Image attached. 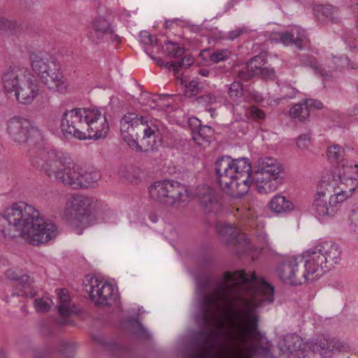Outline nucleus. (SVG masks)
<instances>
[{
	"mask_svg": "<svg viewBox=\"0 0 358 358\" xmlns=\"http://www.w3.org/2000/svg\"><path fill=\"white\" fill-rule=\"evenodd\" d=\"M195 320L209 329L199 358H219L229 353L231 343H248L258 331L257 308L274 301V287L255 272L226 271L210 293H203Z\"/></svg>",
	"mask_w": 358,
	"mask_h": 358,
	"instance_id": "obj_1",
	"label": "nucleus"
},
{
	"mask_svg": "<svg viewBox=\"0 0 358 358\" xmlns=\"http://www.w3.org/2000/svg\"><path fill=\"white\" fill-rule=\"evenodd\" d=\"M215 171L222 190L233 197H241L248 192L252 182H255L260 194L275 191L282 169L275 159L265 157L259 161L252 175V166L247 158L222 156L215 162Z\"/></svg>",
	"mask_w": 358,
	"mask_h": 358,
	"instance_id": "obj_2",
	"label": "nucleus"
},
{
	"mask_svg": "<svg viewBox=\"0 0 358 358\" xmlns=\"http://www.w3.org/2000/svg\"><path fill=\"white\" fill-rule=\"evenodd\" d=\"M0 234L4 237H20L27 243L39 245L57 234L55 224L40 217L33 206L15 203L0 214Z\"/></svg>",
	"mask_w": 358,
	"mask_h": 358,
	"instance_id": "obj_3",
	"label": "nucleus"
},
{
	"mask_svg": "<svg viewBox=\"0 0 358 358\" xmlns=\"http://www.w3.org/2000/svg\"><path fill=\"white\" fill-rule=\"evenodd\" d=\"M60 129L66 139L99 140L107 136L109 124L98 108H74L63 113Z\"/></svg>",
	"mask_w": 358,
	"mask_h": 358,
	"instance_id": "obj_4",
	"label": "nucleus"
},
{
	"mask_svg": "<svg viewBox=\"0 0 358 358\" xmlns=\"http://www.w3.org/2000/svg\"><path fill=\"white\" fill-rule=\"evenodd\" d=\"M341 250L334 243L324 241L317 244L303 253L300 262L303 263L310 278L330 270L341 260Z\"/></svg>",
	"mask_w": 358,
	"mask_h": 358,
	"instance_id": "obj_5",
	"label": "nucleus"
},
{
	"mask_svg": "<svg viewBox=\"0 0 358 358\" xmlns=\"http://www.w3.org/2000/svg\"><path fill=\"white\" fill-rule=\"evenodd\" d=\"M29 60L32 70L50 88L55 87L61 92L66 90L68 83L64 80L59 65L54 59L43 53L33 52Z\"/></svg>",
	"mask_w": 358,
	"mask_h": 358,
	"instance_id": "obj_6",
	"label": "nucleus"
},
{
	"mask_svg": "<svg viewBox=\"0 0 358 358\" xmlns=\"http://www.w3.org/2000/svg\"><path fill=\"white\" fill-rule=\"evenodd\" d=\"M150 198L167 206H173L188 200L190 194L187 187L173 180H158L149 187Z\"/></svg>",
	"mask_w": 358,
	"mask_h": 358,
	"instance_id": "obj_7",
	"label": "nucleus"
},
{
	"mask_svg": "<svg viewBox=\"0 0 358 358\" xmlns=\"http://www.w3.org/2000/svg\"><path fill=\"white\" fill-rule=\"evenodd\" d=\"M121 133L124 141L131 148L137 146L136 140L141 134H143V142L152 147L155 143L156 129L149 127L143 116L134 113L125 115L120 122Z\"/></svg>",
	"mask_w": 358,
	"mask_h": 358,
	"instance_id": "obj_8",
	"label": "nucleus"
},
{
	"mask_svg": "<svg viewBox=\"0 0 358 358\" xmlns=\"http://www.w3.org/2000/svg\"><path fill=\"white\" fill-rule=\"evenodd\" d=\"M90 204L87 197L78 194L72 195L66 201L62 219L75 229L87 227Z\"/></svg>",
	"mask_w": 358,
	"mask_h": 358,
	"instance_id": "obj_9",
	"label": "nucleus"
},
{
	"mask_svg": "<svg viewBox=\"0 0 358 358\" xmlns=\"http://www.w3.org/2000/svg\"><path fill=\"white\" fill-rule=\"evenodd\" d=\"M300 257H292L280 262L276 268L278 278L287 285H299L312 280L304 267H299Z\"/></svg>",
	"mask_w": 358,
	"mask_h": 358,
	"instance_id": "obj_10",
	"label": "nucleus"
},
{
	"mask_svg": "<svg viewBox=\"0 0 358 358\" xmlns=\"http://www.w3.org/2000/svg\"><path fill=\"white\" fill-rule=\"evenodd\" d=\"M87 38L94 44L108 41L118 44L121 41L110 22L101 16L96 17L92 21L89 27Z\"/></svg>",
	"mask_w": 358,
	"mask_h": 358,
	"instance_id": "obj_11",
	"label": "nucleus"
},
{
	"mask_svg": "<svg viewBox=\"0 0 358 358\" xmlns=\"http://www.w3.org/2000/svg\"><path fill=\"white\" fill-rule=\"evenodd\" d=\"M7 132L15 143L20 145L26 143L32 137L42 135V131L28 120L18 117L8 122Z\"/></svg>",
	"mask_w": 358,
	"mask_h": 358,
	"instance_id": "obj_12",
	"label": "nucleus"
},
{
	"mask_svg": "<svg viewBox=\"0 0 358 358\" xmlns=\"http://www.w3.org/2000/svg\"><path fill=\"white\" fill-rule=\"evenodd\" d=\"M86 290L96 306H111L116 298L115 289L111 284L95 278H91L86 285Z\"/></svg>",
	"mask_w": 358,
	"mask_h": 358,
	"instance_id": "obj_13",
	"label": "nucleus"
},
{
	"mask_svg": "<svg viewBox=\"0 0 358 358\" xmlns=\"http://www.w3.org/2000/svg\"><path fill=\"white\" fill-rule=\"evenodd\" d=\"M69 157L62 152L55 150H42L40 155L36 159V166L43 171L48 177L55 178L57 171L60 170Z\"/></svg>",
	"mask_w": 358,
	"mask_h": 358,
	"instance_id": "obj_14",
	"label": "nucleus"
},
{
	"mask_svg": "<svg viewBox=\"0 0 358 358\" xmlns=\"http://www.w3.org/2000/svg\"><path fill=\"white\" fill-rule=\"evenodd\" d=\"M306 350L328 357L334 352H339L345 349V344L340 340L328 335H322L306 343Z\"/></svg>",
	"mask_w": 358,
	"mask_h": 358,
	"instance_id": "obj_15",
	"label": "nucleus"
},
{
	"mask_svg": "<svg viewBox=\"0 0 358 358\" xmlns=\"http://www.w3.org/2000/svg\"><path fill=\"white\" fill-rule=\"evenodd\" d=\"M324 185L320 182L312 204V210L315 215L320 220H326L333 217L337 213L336 208L330 199L327 200L328 196Z\"/></svg>",
	"mask_w": 358,
	"mask_h": 358,
	"instance_id": "obj_16",
	"label": "nucleus"
},
{
	"mask_svg": "<svg viewBox=\"0 0 358 358\" xmlns=\"http://www.w3.org/2000/svg\"><path fill=\"white\" fill-rule=\"evenodd\" d=\"M320 182L324 185L323 187L327 192L331 202L335 205L337 212L339 210V205L351 197L355 190V187L348 189L345 185H338L336 179L330 181L321 180Z\"/></svg>",
	"mask_w": 358,
	"mask_h": 358,
	"instance_id": "obj_17",
	"label": "nucleus"
},
{
	"mask_svg": "<svg viewBox=\"0 0 358 358\" xmlns=\"http://www.w3.org/2000/svg\"><path fill=\"white\" fill-rule=\"evenodd\" d=\"M38 82L29 71L18 87L15 96L17 101L24 105L30 104L39 94Z\"/></svg>",
	"mask_w": 358,
	"mask_h": 358,
	"instance_id": "obj_18",
	"label": "nucleus"
},
{
	"mask_svg": "<svg viewBox=\"0 0 358 358\" xmlns=\"http://www.w3.org/2000/svg\"><path fill=\"white\" fill-rule=\"evenodd\" d=\"M80 166L76 164L69 157L54 178L56 181L65 186L78 189Z\"/></svg>",
	"mask_w": 358,
	"mask_h": 358,
	"instance_id": "obj_19",
	"label": "nucleus"
},
{
	"mask_svg": "<svg viewBox=\"0 0 358 358\" xmlns=\"http://www.w3.org/2000/svg\"><path fill=\"white\" fill-rule=\"evenodd\" d=\"M264 55H259L252 57L248 64L246 69L238 72V77L245 80L253 76L262 75L267 77L274 76V71L264 67L266 64Z\"/></svg>",
	"mask_w": 358,
	"mask_h": 358,
	"instance_id": "obj_20",
	"label": "nucleus"
},
{
	"mask_svg": "<svg viewBox=\"0 0 358 358\" xmlns=\"http://www.w3.org/2000/svg\"><path fill=\"white\" fill-rule=\"evenodd\" d=\"M29 72V70L26 68L10 67L7 69L1 78L4 91L8 94H15Z\"/></svg>",
	"mask_w": 358,
	"mask_h": 358,
	"instance_id": "obj_21",
	"label": "nucleus"
},
{
	"mask_svg": "<svg viewBox=\"0 0 358 358\" xmlns=\"http://www.w3.org/2000/svg\"><path fill=\"white\" fill-rule=\"evenodd\" d=\"M6 275L8 278L16 281L15 290L12 296H22L26 297H33L36 295L31 284L32 280L27 275H20L13 269H8Z\"/></svg>",
	"mask_w": 358,
	"mask_h": 358,
	"instance_id": "obj_22",
	"label": "nucleus"
},
{
	"mask_svg": "<svg viewBox=\"0 0 358 358\" xmlns=\"http://www.w3.org/2000/svg\"><path fill=\"white\" fill-rule=\"evenodd\" d=\"M280 41L285 45H295L296 48L301 50L306 40V34L303 29L297 26H292L289 29L279 34Z\"/></svg>",
	"mask_w": 358,
	"mask_h": 358,
	"instance_id": "obj_23",
	"label": "nucleus"
},
{
	"mask_svg": "<svg viewBox=\"0 0 358 358\" xmlns=\"http://www.w3.org/2000/svg\"><path fill=\"white\" fill-rule=\"evenodd\" d=\"M217 232L222 237L227 243L235 242L241 244V242L247 243V238L245 234H241V230L233 227L230 224L224 223L217 226Z\"/></svg>",
	"mask_w": 358,
	"mask_h": 358,
	"instance_id": "obj_24",
	"label": "nucleus"
},
{
	"mask_svg": "<svg viewBox=\"0 0 358 358\" xmlns=\"http://www.w3.org/2000/svg\"><path fill=\"white\" fill-rule=\"evenodd\" d=\"M333 179L339 181L341 185H345L348 180H358V164H347L338 166L333 176Z\"/></svg>",
	"mask_w": 358,
	"mask_h": 358,
	"instance_id": "obj_25",
	"label": "nucleus"
},
{
	"mask_svg": "<svg viewBox=\"0 0 358 358\" xmlns=\"http://www.w3.org/2000/svg\"><path fill=\"white\" fill-rule=\"evenodd\" d=\"M314 15L322 22L338 23L340 22V16L336 7L331 5H319L313 9Z\"/></svg>",
	"mask_w": 358,
	"mask_h": 358,
	"instance_id": "obj_26",
	"label": "nucleus"
},
{
	"mask_svg": "<svg viewBox=\"0 0 358 358\" xmlns=\"http://www.w3.org/2000/svg\"><path fill=\"white\" fill-rule=\"evenodd\" d=\"M268 206L271 212L278 215L289 213L294 208L293 203L280 194H277L272 197Z\"/></svg>",
	"mask_w": 358,
	"mask_h": 358,
	"instance_id": "obj_27",
	"label": "nucleus"
},
{
	"mask_svg": "<svg viewBox=\"0 0 358 358\" xmlns=\"http://www.w3.org/2000/svg\"><path fill=\"white\" fill-rule=\"evenodd\" d=\"M279 345L281 350H285L294 353L299 350H306V343H303L302 338L296 334L286 335Z\"/></svg>",
	"mask_w": 358,
	"mask_h": 358,
	"instance_id": "obj_28",
	"label": "nucleus"
},
{
	"mask_svg": "<svg viewBox=\"0 0 358 358\" xmlns=\"http://www.w3.org/2000/svg\"><path fill=\"white\" fill-rule=\"evenodd\" d=\"M78 188H87L97 182L101 178V173L96 169L87 170L80 166Z\"/></svg>",
	"mask_w": 358,
	"mask_h": 358,
	"instance_id": "obj_29",
	"label": "nucleus"
},
{
	"mask_svg": "<svg viewBox=\"0 0 358 358\" xmlns=\"http://www.w3.org/2000/svg\"><path fill=\"white\" fill-rule=\"evenodd\" d=\"M200 200L201 205L208 213L217 212L220 208V203L215 195L213 189L210 187L205 189L203 195L201 197Z\"/></svg>",
	"mask_w": 358,
	"mask_h": 358,
	"instance_id": "obj_30",
	"label": "nucleus"
},
{
	"mask_svg": "<svg viewBox=\"0 0 358 358\" xmlns=\"http://www.w3.org/2000/svg\"><path fill=\"white\" fill-rule=\"evenodd\" d=\"M57 292L59 299L58 312L61 316L67 317L73 312L70 296L64 289H58Z\"/></svg>",
	"mask_w": 358,
	"mask_h": 358,
	"instance_id": "obj_31",
	"label": "nucleus"
},
{
	"mask_svg": "<svg viewBox=\"0 0 358 358\" xmlns=\"http://www.w3.org/2000/svg\"><path fill=\"white\" fill-rule=\"evenodd\" d=\"M200 55L203 57L204 59L208 57V59L213 63L217 64L221 62L227 61L231 56V52L228 48L224 49H217L214 51H210L209 49H205L201 52Z\"/></svg>",
	"mask_w": 358,
	"mask_h": 358,
	"instance_id": "obj_32",
	"label": "nucleus"
},
{
	"mask_svg": "<svg viewBox=\"0 0 358 358\" xmlns=\"http://www.w3.org/2000/svg\"><path fill=\"white\" fill-rule=\"evenodd\" d=\"M229 101L232 105H238L243 100L244 90L243 84L239 81H234L226 85Z\"/></svg>",
	"mask_w": 358,
	"mask_h": 358,
	"instance_id": "obj_33",
	"label": "nucleus"
},
{
	"mask_svg": "<svg viewBox=\"0 0 358 358\" xmlns=\"http://www.w3.org/2000/svg\"><path fill=\"white\" fill-rule=\"evenodd\" d=\"M212 134L213 130L210 127L200 126L197 132L193 134L192 138L198 145H202L203 143L209 142Z\"/></svg>",
	"mask_w": 358,
	"mask_h": 358,
	"instance_id": "obj_34",
	"label": "nucleus"
},
{
	"mask_svg": "<svg viewBox=\"0 0 358 358\" xmlns=\"http://www.w3.org/2000/svg\"><path fill=\"white\" fill-rule=\"evenodd\" d=\"M289 115L292 118L298 119L299 121H304L309 117V109L305 103L295 104L289 110Z\"/></svg>",
	"mask_w": 358,
	"mask_h": 358,
	"instance_id": "obj_35",
	"label": "nucleus"
},
{
	"mask_svg": "<svg viewBox=\"0 0 358 358\" xmlns=\"http://www.w3.org/2000/svg\"><path fill=\"white\" fill-rule=\"evenodd\" d=\"M164 51L171 58L180 57L185 53V48L180 45L178 43L168 41L165 42Z\"/></svg>",
	"mask_w": 358,
	"mask_h": 358,
	"instance_id": "obj_36",
	"label": "nucleus"
},
{
	"mask_svg": "<svg viewBox=\"0 0 358 358\" xmlns=\"http://www.w3.org/2000/svg\"><path fill=\"white\" fill-rule=\"evenodd\" d=\"M344 154V150L337 144L329 147L327 151L328 159L332 162H341Z\"/></svg>",
	"mask_w": 358,
	"mask_h": 358,
	"instance_id": "obj_37",
	"label": "nucleus"
},
{
	"mask_svg": "<svg viewBox=\"0 0 358 358\" xmlns=\"http://www.w3.org/2000/svg\"><path fill=\"white\" fill-rule=\"evenodd\" d=\"M52 301L49 298H38L34 300V306L38 313H45L50 310Z\"/></svg>",
	"mask_w": 358,
	"mask_h": 358,
	"instance_id": "obj_38",
	"label": "nucleus"
},
{
	"mask_svg": "<svg viewBox=\"0 0 358 358\" xmlns=\"http://www.w3.org/2000/svg\"><path fill=\"white\" fill-rule=\"evenodd\" d=\"M200 83L199 81L193 80L190 81L185 87V94L187 97H192L200 92Z\"/></svg>",
	"mask_w": 358,
	"mask_h": 358,
	"instance_id": "obj_39",
	"label": "nucleus"
},
{
	"mask_svg": "<svg viewBox=\"0 0 358 358\" xmlns=\"http://www.w3.org/2000/svg\"><path fill=\"white\" fill-rule=\"evenodd\" d=\"M311 145V136L310 134L300 135L296 140V146L301 150H307Z\"/></svg>",
	"mask_w": 358,
	"mask_h": 358,
	"instance_id": "obj_40",
	"label": "nucleus"
},
{
	"mask_svg": "<svg viewBox=\"0 0 358 358\" xmlns=\"http://www.w3.org/2000/svg\"><path fill=\"white\" fill-rule=\"evenodd\" d=\"M217 97L210 93L203 94L196 99L197 103L202 106H210L217 103Z\"/></svg>",
	"mask_w": 358,
	"mask_h": 358,
	"instance_id": "obj_41",
	"label": "nucleus"
},
{
	"mask_svg": "<svg viewBox=\"0 0 358 358\" xmlns=\"http://www.w3.org/2000/svg\"><path fill=\"white\" fill-rule=\"evenodd\" d=\"M248 113L255 120H262L266 117V114L264 110L255 106H251L248 110Z\"/></svg>",
	"mask_w": 358,
	"mask_h": 358,
	"instance_id": "obj_42",
	"label": "nucleus"
},
{
	"mask_svg": "<svg viewBox=\"0 0 358 358\" xmlns=\"http://www.w3.org/2000/svg\"><path fill=\"white\" fill-rule=\"evenodd\" d=\"M139 37L141 42L145 45H154L156 44L157 38L147 31H141Z\"/></svg>",
	"mask_w": 358,
	"mask_h": 358,
	"instance_id": "obj_43",
	"label": "nucleus"
},
{
	"mask_svg": "<svg viewBox=\"0 0 358 358\" xmlns=\"http://www.w3.org/2000/svg\"><path fill=\"white\" fill-rule=\"evenodd\" d=\"M17 27L15 20L0 17V29L3 31L13 30Z\"/></svg>",
	"mask_w": 358,
	"mask_h": 358,
	"instance_id": "obj_44",
	"label": "nucleus"
},
{
	"mask_svg": "<svg viewBox=\"0 0 358 358\" xmlns=\"http://www.w3.org/2000/svg\"><path fill=\"white\" fill-rule=\"evenodd\" d=\"M247 31V29L245 27H238L234 30H231L228 32L227 34V38L231 41H234L237 38H238L240 36L243 34Z\"/></svg>",
	"mask_w": 358,
	"mask_h": 358,
	"instance_id": "obj_45",
	"label": "nucleus"
},
{
	"mask_svg": "<svg viewBox=\"0 0 358 358\" xmlns=\"http://www.w3.org/2000/svg\"><path fill=\"white\" fill-rule=\"evenodd\" d=\"M305 105L307 106V108H315L321 109L323 107V104L321 101L316 99H307L305 102Z\"/></svg>",
	"mask_w": 358,
	"mask_h": 358,
	"instance_id": "obj_46",
	"label": "nucleus"
},
{
	"mask_svg": "<svg viewBox=\"0 0 358 358\" xmlns=\"http://www.w3.org/2000/svg\"><path fill=\"white\" fill-rule=\"evenodd\" d=\"M349 220L352 225L358 227V207L351 210L349 215Z\"/></svg>",
	"mask_w": 358,
	"mask_h": 358,
	"instance_id": "obj_47",
	"label": "nucleus"
},
{
	"mask_svg": "<svg viewBox=\"0 0 358 358\" xmlns=\"http://www.w3.org/2000/svg\"><path fill=\"white\" fill-rule=\"evenodd\" d=\"M165 66L173 70L175 72H178L182 67L179 62H169L165 64Z\"/></svg>",
	"mask_w": 358,
	"mask_h": 358,
	"instance_id": "obj_48",
	"label": "nucleus"
},
{
	"mask_svg": "<svg viewBox=\"0 0 358 358\" xmlns=\"http://www.w3.org/2000/svg\"><path fill=\"white\" fill-rule=\"evenodd\" d=\"M181 64L182 68L187 69L189 68L194 62V59L192 57L187 56L184 57L181 61L179 62Z\"/></svg>",
	"mask_w": 358,
	"mask_h": 358,
	"instance_id": "obj_49",
	"label": "nucleus"
},
{
	"mask_svg": "<svg viewBox=\"0 0 358 358\" xmlns=\"http://www.w3.org/2000/svg\"><path fill=\"white\" fill-rule=\"evenodd\" d=\"M252 98L256 103H261L264 101V98L262 95L257 92H252L251 94Z\"/></svg>",
	"mask_w": 358,
	"mask_h": 358,
	"instance_id": "obj_50",
	"label": "nucleus"
},
{
	"mask_svg": "<svg viewBox=\"0 0 358 358\" xmlns=\"http://www.w3.org/2000/svg\"><path fill=\"white\" fill-rule=\"evenodd\" d=\"M199 74L203 77H208L210 74V71L207 69H201L199 70Z\"/></svg>",
	"mask_w": 358,
	"mask_h": 358,
	"instance_id": "obj_51",
	"label": "nucleus"
},
{
	"mask_svg": "<svg viewBox=\"0 0 358 358\" xmlns=\"http://www.w3.org/2000/svg\"><path fill=\"white\" fill-rule=\"evenodd\" d=\"M292 90H293L292 94L286 96L287 98L292 99V98H293L294 96V95H295V94L296 92V90L292 89Z\"/></svg>",
	"mask_w": 358,
	"mask_h": 358,
	"instance_id": "obj_52",
	"label": "nucleus"
},
{
	"mask_svg": "<svg viewBox=\"0 0 358 358\" xmlns=\"http://www.w3.org/2000/svg\"><path fill=\"white\" fill-rule=\"evenodd\" d=\"M150 57H151V58H152L153 60H155V61H156V62H157V64H159V62L160 59H157V58H155V57H153V56H150Z\"/></svg>",
	"mask_w": 358,
	"mask_h": 358,
	"instance_id": "obj_53",
	"label": "nucleus"
},
{
	"mask_svg": "<svg viewBox=\"0 0 358 358\" xmlns=\"http://www.w3.org/2000/svg\"><path fill=\"white\" fill-rule=\"evenodd\" d=\"M171 22L169 21H166L165 22V27L166 29H168L170 26Z\"/></svg>",
	"mask_w": 358,
	"mask_h": 358,
	"instance_id": "obj_54",
	"label": "nucleus"
},
{
	"mask_svg": "<svg viewBox=\"0 0 358 358\" xmlns=\"http://www.w3.org/2000/svg\"><path fill=\"white\" fill-rule=\"evenodd\" d=\"M22 311L24 312V313H27L26 306H22Z\"/></svg>",
	"mask_w": 358,
	"mask_h": 358,
	"instance_id": "obj_55",
	"label": "nucleus"
},
{
	"mask_svg": "<svg viewBox=\"0 0 358 358\" xmlns=\"http://www.w3.org/2000/svg\"><path fill=\"white\" fill-rule=\"evenodd\" d=\"M59 324H64L65 322H63V321H59Z\"/></svg>",
	"mask_w": 358,
	"mask_h": 358,
	"instance_id": "obj_56",
	"label": "nucleus"
},
{
	"mask_svg": "<svg viewBox=\"0 0 358 358\" xmlns=\"http://www.w3.org/2000/svg\"><path fill=\"white\" fill-rule=\"evenodd\" d=\"M63 345H64L65 347H66V348H68V347H69V346L66 345V343H63Z\"/></svg>",
	"mask_w": 358,
	"mask_h": 358,
	"instance_id": "obj_57",
	"label": "nucleus"
},
{
	"mask_svg": "<svg viewBox=\"0 0 358 358\" xmlns=\"http://www.w3.org/2000/svg\"><path fill=\"white\" fill-rule=\"evenodd\" d=\"M82 234V230H80L79 232H78V234Z\"/></svg>",
	"mask_w": 358,
	"mask_h": 358,
	"instance_id": "obj_58",
	"label": "nucleus"
},
{
	"mask_svg": "<svg viewBox=\"0 0 358 358\" xmlns=\"http://www.w3.org/2000/svg\"><path fill=\"white\" fill-rule=\"evenodd\" d=\"M238 0H232V1H237Z\"/></svg>",
	"mask_w": 358,
	"mask_h": 358,
	"instance_id": "obj_59",
	"label": "nucleus"
},
{
	"mask_svg": "<svg viewBox=\"0 0 358 358\" xmlns=\"http://www.w3.org/2000/svg\"><path fill=\"white\" fill-rule=\"evenodd\" d=\"M245 358H250V357H245Z\"/></svg>",
	"mask_w": 358,
	"mask_h": 358,
	"instance_id": "obj_60",
	"label": "nucleus"
}]
</instances>
